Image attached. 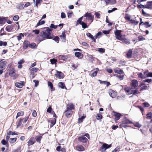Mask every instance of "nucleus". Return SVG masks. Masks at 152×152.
<instances>
[{
    "mask_svg": "<svg viewBox=\"0 0 152 152\" xmlns=\"http://www.w3.org/2000/svg\"><path fill=\"white\" fill-rule=\"evenodd\" d=\"M102 33L101 32H98L97 34H96L95 36V39H97L99 36H101L102 35Z\"/></svg>",
    "mask_w": 152,
    "mask_h": 152,
    "instance_id": "obj_44",
    "label": "nucleus"
},
{
    "mask_svg": "<svg viewBox=\"0 0 152 152\" xmlns=\"http://www.w3.org/2000/svg\"><path fill=\"white\" fill-rule=\"evenodd\" d=\"M82 27L83 28H85L88 27V26L84 22H83L82 24Z\"/></svg>",
    "mask_w": 152,
    "mask_h": 152,
    "instance_id": "obj_47",
    "label": "nucleus"
},
{
    "mask_svg": "<svg viewBox=\"0 0 152 152\" xmlns=\"http://www.w3.org/2000/svg\"><path fill=\"white\" fill-rule=\"evenodd\" d=\"M55 75L59 79H62L64 77L63 73L58 71H56V73Z\"/></svg>",
    "mask_w": 152,
    "mask_h": 152,
    "instance_id": "obj_8",
    "label": "nucleus"
},
{
    "mask_svg": "<svg viewBox=\"0 0 152 152\" xmlns=\"http://www.w3.org/2000/svg\"><path fill=\"white\" fill-rule=\"evenodd\" d=\"M42 1V0H36L35 6L37 7V8H38V4Z\"/></svg>",
    "mask_w": 152,
    "mask_h": 152,
    "instance_id": "obj_42",
    "label": "nucleus"
},
{
    "mask_svg": "<svg viewBox=\"0 0 152 152\" xmlns=\"http://www.w3.org/2000/svg\"><path fill=\"white\" fill-rule=\"evenodd\" d=\"M65 115L67 117H70L72 115V111L68 110H66L65 111Z\"/></svg>",
    "mask_w": 152,
    "mask_h": 152,
    "instance_id": "obj_20",
    "label": "nucleus"
},
{
    "mask_svg": "<svg viewBox=\"0 0 152 152\" xmlns=\"http://www.w3.org/2000/svg\"><path fill=\"white\" fill-rule=\"evenodd\" d=\"M24 114V112L23 111L19 112L17 113V115L19 116H23V115Z\"/></svg>",
    "mask_w": 152,
    "mask_h": 152,
    "instance_id": "obj_63",
    "label": "nucleus"
},
{
    "mask_svg": "<svg viewBox=\"0 0 152 152\" xmlns=\"http://www.w3.org/2000/svg\"><path fill=\"white\" fill-rule=\"evenodd\" d=\"M138 82L137 80H133L131 81V85L134 89H135L138 86Z\"/></svg>",
    "mask_w": 152,
    "mask_h": 152,
    "instance_id": "obj_4",
    "label": "nucleus"
},
{
    "mask_svg": "<svg viewBox=\"0 0 152 152\" xmlns=\"http://www.w3.org/2000/svg\"><path fill=\"white\" fill-rule=\"evenodd\" d=\"M121 40L124 43H125L126 44H128L129 43V40L126 39H124L122 38V39Z\"/></svg>",
    "mask_w": 152,
    "mask_h": 152,
    "instance_id": "obj_36",
    "label": "nucleus"
},
{
    "mask_svg": "<svg viewBox=\"0 0 152 152\" xmlns=\"http://www.w3.org/2000/svg\"><path fill=\"white\" fill-rule=\"evenodd\" d=\"M148 86H144L142 87L140 89V91H142L143 90H145L147 89Z\"/></svg>",
    "mask_w": 152,
    "mask_h": 152,
    "instance_id": "obj_64",
    "label": "nucleus"
},
{
    "mask_svg": "<svg viewBox=\"0 0 152 152\" xmlns=\"http://www.w3.org/2000/svg\"><path fill=\"white\" fill-rule=\"evenodd\" d=\"M122 31L119 30H116L114 32V34L115 35L116 38L118 40H121L122 38L121 37V33Z\"/></svg>",
    "mask_w": 152,
    "mask_h": 152,
    "instance_id": "obj_2",
    "label": "nucleus"
},
{
    "mask_svg": "<svg viewBox=\"0 0 152 152\" xmlns=\"http://www.w3.org/2000/svg\"><path fill=\"white\" fill-rule=\"evenodd\" d=\"M121 116V113H115L114 114V116L115 117V121L116 122V121H118L119 120Z\"/></svg>",
    "mask_w": 152,
    "mask_h": 152,
    "instance_id": "obj_14",
    "label": "nucleus"
},
{
    "mask_svg": "<svg viewBox=\"0 0 152 152\" xmlns=\"http://www.w3.org/2000/svg\"><path fill=\"white\" fill-rule=\"evenodd\" d=\"M53 40L55 41L57 43H58L59 42V38L58 36L55 37Z\"/></svg>",
    "mask_w": 152,
    "mask_h": 152,
    "instance_id": "obj_53",
    "label": "nucleus"
},
{
    "mask_svg": "<svg viewBox=\"0 0 152 152\" xmlns=\"http://www.w3.org/2000/svg\"><path fill=\"white\" fill-rule=\"evenodd\" d=\"M148 70H146L144 73V76H145V77H148Z\"/></svg>",
    "mask_w": 152,
    "mask_h": 152,
    "instance_id": "obj_61",
    "label": "nucleus"
},
{
    "mask_svg": "<svg viewBox=\"0 0 152 152\" xmlns=\"http://www.w3.org/2000/svg\"><path fill=\"white\" fill-rule=\"evenodd\" d=\"M35 142V140L34 138L31 137L29 140L28 142V145L30 146L32 145H33Z\"/></svg>",
    "mask_w": 152,
    "mask_h": 152,
    "instance_id": "obj_15",
    "label": "nucleus"
},
{
    "mask_svg": "<svg viewBox=\"0 0 152 152\" xmlns=\"http://www.w3.org/2000/svg\"><path fill=\"white\" fill-rule=\"evenodd\" d=\"M45 23V21L44 20L41 21V19L40 20L37 24V26L42 25Z\"/></svg>",
    "mask_w": 152,
    "mask_h": 152,
    "instance_id": "obj_39",
    "label": "nucleus"
},
{
    "mask_svg": "<svg viewBox=\"0 0 152 152\" xmlns=\"http://www.w3.org/2000/svg\"><path fill=\"white\" fill-rule=\"evenodd\" d=\"M138 76L139 77L141 78H145V76H144L142 73H139L138 74Z\"/></svg>",
    "mask_w": 152,
    "mask_h": 152,
    "instance_id": "obj_60",
    "label": "nucleus"
},
{
    "mask_svg": "<svg viewBox=\"0 0 152 152\" xmlns=\"http://www.w3.org/2000/svg\"><path fill=\"white\" fill-rule=\"evenodd\" d=\"M133 88H131L127 87L124 88V90L126 93H128V94L129 95L132 94L133 90Z\"/></svg>",
    "mask_w": 152,
    "mask_h": 152,
    "instance_id": "obj_7",
    "label": "nucleus"
},
{
    "mask_svg": "<svg viewBox=\"0 0 152 152\" xmlns=\"http://www.w3.org/2000/svg\"><path fill=\"white\" fill-rule=\"evenodd\" d=\"M119 126L120 127H123L124 128H126L127 126V125L124 123L123 121L120 124Z\"/></svg>",
    "mask_w": 152,
    "mask_h": 152,
    "instance_id": "obj_40",
    "label": "nucleus"
},
{
    "mask_svg": "<svg viewBox=\"0 0 152 152\" xmlns=\"http://www.w3.org/2000/svg\"><path fill=\"white\" fill-rule=\"evenodd\" d=\"M9 75L10 76L13 77V79H15L17 77L15 72L14 69H12L10 70Z\"/></svg>",
    "mask_w": 152,
    "mask_h": 152,
    "instance_id": "obj_5",
    "label": "nucleus"
},
{
    "mask_svg": "<svg viewBox=\"0 0 152 152\" xmlns=\"http://www.w3.org/2000/svg\"><path fill=\"white\" fill-rule=\"evenodd\" d=\"M147 118H152V113L150 112L147 114Z\"/></svg>",
    "mask_w": 152,
    "mask_h": 152,
    "instance_id": "obj_52",
    "label": "nucleus"
},
{
    "mask_svg": "<svg viewBox=\"0 0 152 152\" xmlns=\"http://www.w3.org/2000/svg\"><path fill=\"white\" fill-rule=\"evenodd\" d=\"M29 47L31 48H35L37 47L36 44L34 43H32L29 44Z\"/></svg>",
    "mask_w": 152,
    "mask_h": 152,
    "instance_id": "obj_31",
    "label": "nucleus"
},
{
    "mask_svg": "<svg viewBox=\"0 0 152 152\" xmlns=\"http://www.w3.org/2000/svg\"><path fill=\"white\" fill-rule=\"evenodd\" d=\"M17 133L16 132H13L11 131H9L7 132V134L9 135H14L17 134Z\"/></svg>",
    "mask_w": 152,
    "mask_h": 152,
    "instance_id": "obj_35",
    "label": "nucleus"
},
{
    "mask_svg": "<svg viewBox=\"0 0 152 152\" xmlns=\"http://www.w3.org/2000/svg\"><path fill=\"white\" fill-rule=\"evenodd\" d=\"M76 149L77 150L80 151H82L84 150V148L80 145H78L76 146Z\"/></svg>",
    "mask_w": 152,
    "mask_h": 152,
    "instance_id": "obj_16",
    "label": "nucleus"
},
{
    "mask_svg": "<svg viewBox=\"0 0 152 152\" xmlns=\"http://www.w3.org/2000/svg\"><path fill=\"white\" fill-rule=\"evenodd\" d=\"M134 126L138 128H140L141 127V125L138 122H136L134 124Z\"/></svg>",
    "mask_w": 152,
    "mask_h": 152,
    "instance_id": "obj_50",
    "label": "nucleus"
},
{
    "mask_svg": "<svg viewBox=\"0 0 152 152\" xmlns=\"http://www.w3.org/2000/svg\"><path fill=\"white\" fill-rule=\"evenodd\" d=\"M126 20H129L130 21V16L128 15L127 14H125V16L124 18Z\"/></svg>",
    "mask_w": 152,
    "mask_h": 152,
    "instance_id": "obj_45",
    "label": "nucleus"
},
{
    "mask_svg": "<svg viewBox=\"0 0 152 152\" xmlns=\"http://www.w3.org/2000/svg\"><path fill=\"white\" fill-rule=\"evenodd\" d=\"M1 143L3 145H6L7 147L9 146V145L8 143V141L4 139H3L2 140Z\"/></svg>",
    "mask_w": 152,
    "mask_h": 152,
    "instance_id": "obj_32",
    "label": "nucleus"
},
{
    "mask_svg": "<svg viewBox=\"0 0 152 152\" xmlns=\"http://www.w3.org/2000/svg\"><path fill=\"white\" fill-rule=\"evenodd\" d=\"M45 30L42 31L41 32V36L43 38L42 39L40 40L42 41L47 39H51L52 38L50 33L52 31V29L50 28L49 27H46Z\"/></svg>",
    "mask_w": 152,
    "mask_h": 152,
    "instance_id": "obj_1",
    "label": "nucleus"
},
{
    "mask_svg": "<svg viewBox=\"0 0 152 152\" xmlns=\"http://www.w3.org/2000/svg\"><path fill=\"white\" fill-rule=\"evenodd\" d=\"M130 21L131 23L134 24L135 25H137L139 23L138 21H136L134 20L131 19L130 20Z\"/></svg>",
    "mask_w": 152,
    "mask_h": 152,
    "instance_id": "obj_38",
    "label": "nucleus"
},
{
    "mask_svg": "<svg viewBox=\"0 0 152 152\" xmlns=\"http://www.w3.org/2000/svg\"><path fill=\"white\" fill-rule=\"evenodd\" d=\"M58 86L62 89H64L65 88L66 89H67L64 84L62 82H60L58 84Z\"/></svg>",
    "mask_w": 152,
    "mask_h": 152,
    "instance_id": "obj_23",
    "label": "nucleus"
},
{
    "mask_svg": "<svg viewBox=\"0 0 152 152\" xmlns=\"http://www.w3.org/2000/svg\"><path fill=\"white\" fill-rule=\"evenodd\" d=\"M23 120V118H20V120L17 126V128H18L22 124V121Z\"/></svg>",
    "mask_w": 152,
    "mask_h": 152,
    "instance_id": "obj_34",
    "label": "nucleus"
},
{
    "mask_svg": "<svg viewBox=\"0 0 152 152\" xmlns=\"http://www.w3.org/2000/svg\"><path fill=\"white\" fill-rule=\"evenodd\" d=\"M56 122V118H53L51 122L50 126L51 127L53 126L55 124Z\"/></svg>",
    "mask_w": 152,
    "mask_h": 152,
    "instance_id": "obj_33",
    "label": "nucleus"
},
{
    "mask_svg": "<svg viewBox=\"0 0 152 152\" xmlns=\"http://www.w3.org/2000/svg\"><path fill=\"white\" fill-rule=\"evenodd\" d=\"M99 81H100V83L104 84L106 85L107 86H108L110 85V82H107L106 81H101L100 80H99Z\"/></svg>",
    "mask_w": 152,
    "mask_h": 152,
    "instance_id": "obj_25",
    "label": "nucleus"
},
{
    "mask_svg": "<svg viewBox=\"0 0 152 152\" xmlns=\"http://www.w3.org/2000/svg\"><path fill=\"white\" fill-rule=\"evenodd\" d=\"M86 35L87 37L91 38L94 42H96L95 39L91 34L89 33H87Z\"/></svg>",
    "mask_w": 152,
    "mask_h": 152,
    "instance_id": "obj_18",
    "label": "nucleus"
},
{
    "mask_svg": "<svg viewBox=\"0 0 152 152\" xmlns=\"http://www.w3.org/2000/svg\"><path fill=\"white\" fill-rule=\"evenodd\" d=\"M19 17L18 15L14 16L13 17V20L14 21H17L19 19Z\"/></svg>",
    "mask_w": 152,
    "mask_h": 152,
    "instance_id": "obj_56",
    "label": "nucleus"
},
{
    "mask_svg": "<svg viewBox=\"0 0 152 152\" xmlns=\"http://www.w3.org/2000/svg\"><path fill=\"white\" fill-rule=\"evenodd\" d=\"M142 25H144L146 28L151 27V25L149 24V22H147L144 23Z\"/></svg>",
    "mask_w": 152,
    "mask_h": 152,
    "instance_id": "obj_41",
    "label": "nucleus"
},
{
    "mask_svg": "<svg viewBox=\"0 0 152 152\" xmlns=\"http://www.w3.org/2000/svg\"><path fill=\"white\" fill-rule=\"evenodd\" d=\"M132 50L131 49H130L127 53V58H130L132 57Z\"/></svg>",
    "mask_w": 152,
    "mask_h": 152,
    "instance_id": "obj_21",
    "label": "nucleus"
},
{
    "mask_svg": "<svg viewBox=\"0 0 152 152\" xmlns=\"http://www.w3.org/2000/svg\"><path fill=\"white\" fill-rule=\"evenodd\" d=\"M102 116L101 114H98L97 115V119L98 120L101 119Z\"/></svg>",
    "mask_w": 152,
    "mask_h": 152,
    "instance_id": "obj_62",
    "label": "nucleus"
},
{
    "mask_svg": "<svg viewBox=\"0 0 152 152\" xmlns=\"http://www.w3.org/2000/svg\"><path fill=\"white\" fill-rule=\"evenodd\" d=\"M25 7L24 4H20L17 5V7L20 10L23 9Z\"/></svg>",
    "mask_w": 152,
    "mask_h": 152,
    "instance_id": "obj_26",
    "label": "nucleus"
},
{
    "mask_svg": "<svg viewBox=\"0 0 152 152\" xmlns=\"http://www.w3.org/2000/svg\"><path fill=\"white\" fill-rule=\"evenodd\" d=\"M75 109V107L74 105L71 103H70L67 104L66 110L67 111H72V110Z\"/></svg>",
    "mask_w": 152,
    "mask_h": 152,
    "instance_id": "obj_9",
    "label": "nucleus"
},
{
    "mask_svg": "<svg viewBox=\"0 0 152 152\" xmlns=\"http://www.w3.org/2000/svg\"><path fill=\"white\" fill-rule=\"evenodd\" d=\"M109 93L110 96L113 98L115 97L116 96V93L112 89H110L109 90Z\"/></svg>",
    "mask_w": 152,
    "mask_h": 152,
    "instance_id": "obj_10",
    "label": "nucleus"
},
{
    "mask_svg": "<svg viewBox=\"0 0 152 152\" xmlns=\"http://www.w3.org/2000/svg\"><path fill=\"white\" fill-rule=\"evenodd\" d=\"M24 83V82H21V83L17 82L15 83V86L17 87L21 88L23 87Z\"/></svg>",
    "mask_w": 152,
    "mask_h": 152,
    "instance_id": "obj_19",
    "label": "nucleus"
},
{
    "mask_svg": "<svg viewBox=\"0 0 152 152\" xmlns=\"http://www.w3.org/2000/svg\"><path fill=\"white\" fill-rule=\"evenodd\" d=\"M22 36H24V35L22 33H20L19 35L18 36V41L21 40L22 38Z\"/></svg>",
    "mask_w": 152,
    "mask_h": 152,
    "instance_id": "obj_58",
    "label": "nucleus"
},
{
    "mask_svg": "<svg viewBox=\"0 0 152 152\" xmlns=\"http://www.w3.org/2000/svg\"><path fill=\"white\" fill-rule=\"evenodd\" d=\"M39 70V69L37 68H33L31 69V71L33 72H37Z\"/></svg>",
    "mask_w": 152,
    "mask_h": 152,
    "instance_id": "obj_46",
    "label": "nucleus"
},
{
    "mask_svg": "<svg viewBox=\"0 0 152 152\" xmlns=\"http://www.w3.org/2000/svg\"><path fill=\"white\" fill-rule=\"evenodd\" d=\"M78 140L84 143L87 142L88 139L85 136H82L78 137Z\"/></svg>",
    "mask_w": 152,
    "mask_h": 152,
    "instance_id": "obj_11",
    "label": "nucleus"
},
{
    "mask_svg": "<svg viewBox=\"0 0 152 152\" xmlns=\"http://www.w3.org/2000/svg\"><path fill=\"white\" fill-rule=\"evenodd\" d=\"M7 45V43L6 42L0 41V46H6Z\"/></svg>",
    "mask_w": 152,
    "mask_h": 152,
    "instance_id": "obj_37",
    "label": "nucleus"
},
{
    "mask_svg": "<svg viewBox=\"0 0 152 152\" xmlns=\"http://www.w3.org/2000/svg\"><path fill=\"white\" fill-rule=\"evenodd\" d=\"M48 85L50 86V88L52 89L53 88V85L52 83L50 81H48Z\"/></svg>",
    "mask_w": 152,
    "mask_h": 152,
    "instance_id": "obj_57",
    "label": "nucleus"
},
{
    "mask_svg": "<svg viewBox=\"0 0 152 152\" xmlns=\"http://www.w3.org/2000/svg\"><path fill=\"white\" fill-rule=\"evenodd\" d=\"M61 38L63 40V41L64 42L66 40V34L64 32L62 33L61 35L60 36Z\"/></svg>",
    "mask_w": 152,
    "mask_h": 152,
    "instance_id": "obj_28",
    "label": "nucleus"
},
{
    "mask_svg": "<svg viewBox=\"0 0 152 152\" xmlns=\"http://www.w3.org/2000/svg\"><path fill=\"white\" fill-rule=\"evenodd\" d=\"M6 19L5 17H0V24H2L4 23V21Z\"/></svg>",
    "mask_w": 152,
    "mask_h": 152,
    "instance_id": "obj_43",
    "label": "nucleus"
},
{
    "mask_svg": "<svg viewBox=\"0 0 152 152\" xmlns=\"http://www.w3.org/2000/svg\"><path fill=\"white\" fill-rule=\"evenodd\" d=\"M42 138V136L41 135L37 136L35 137V140L37 142L40 143V141Z\"/></svg>",
    "mask_w": 152,
    "mask_h": 152,
    "instance_id": "obj_27",
    "label": "nucleus"
},
{
    "mask_svg": "<svg viewBox=\"0 0 152 152\" xmlns=\"http://www.w3.org/2000/svg\"><path fill=\"white\" fill-rule=\"evenodd\" d=\"M123 121L127 125L128 124H130L132 123L131 121L129 120L126 118H125L124 120Z\"/></svg>",
    "mask_w": 152,
    "mask_h": 152,
    "instance_id": "obj_30",
    "label": "nucleus"
},
{
    "mask_svg": "<svg viewBox=\"0 0 152 152\" xmlns=\"http://www.w3.org/2000/svg\"><path fill=\"white\" fill-rule=\"evenodd\" d=\"M86 116H83L80 118H78V122L79 123H81L83 122V120L85 118Z\"/></svg>",
    "mask_w": 152,
    "mask_h": 152,
    "instance_id": "obj_51",
    "label": "nucleus"
},
{
    "mask_svg": "<svg viewBox=\"0 0 152 152\" xmlns=\"http://www.w3.org/2000/svg\"><path fill=\"white\" fill-rule=\"evenodd\" d=\"M59 58L64 61H66L69 58V56L68 55H60L59 56Z\"/></svg>",
    "mask_w": 152,
    "mask_h": 152,
    "instance_id": "obj_13",
    "label": "nucleus"
},
{
    "mask_svg": "<svg viewBox=\"0 0 152 152\" xmlns=\"http://www.w3.org/2000/svg\"><path fill=\"white\" fill-rule=\"evenodd\" d=\"M142 14L144 15H145L146 16H150V15L149 14L146 13H145L143 9L142 10Z\"/></svg>",
    "mask_w": 152,
    "mask_h": 152,
    "instance_id": "obj_49",
    "label": "nucleus"
},
{
    "mask_svg": "<svg viewBox=\"0 0 152 152\" xmlns=\"http://www.w3.org/2000/svg\"><path fill=\"white\" fill-rule=\"evenodd\" d=\"M98 51L101 53H104L105 52V49L100 48H98Z\"/></svg>",
    "mask_w": 152,
    "mask_h": 152,
    "instance_id": "obj_59",
    "label": "nucleus"
},
{
    "mask_svg": "<svg viewBox=\"0 0 152 152\" xmlns=\"http://www.w3.org/2000/svg\"><path fill=\"white\" fill-rule=\"evenodd\" d=\"M75 56L76 57L79 58L81 56V53L80 52H76L75 53Z\"/></svg>",
    "mask_w": 152,
    "mask_h": 152,
    "instance_id": "obj_54",
    "label": "nucleus"
},
{
    "mask_svg": "<svg viewBox=\"0 0 152 152\" xmlns=\"http://www.w3.org/2000/svg\"><path fill=\"white\" fill-rule=\"evenodd\" d=\"M58 26L57 25H55L53 24L52 23L51 24L50 27L51 28H53L54 29H56L57 28Z\"/></svg>",
    "mask_w": 152,
    "mask_h": 152,
    "instance_id": "obj_55",
    "label": "nucleus"
},
{
    "mask_svg": "<svg viewBox=\"0 0 152 152\" xmlns=\"http://www.w3.org/2000/svg\"><path fill=\"white\" fill-rule=\"evenodd\" d=\"M83 18V16L78 19L77 21L76 26H77L78 24L81 25L83 22L82 21Z\"/></svg>",
    "mask_w": 152,
    "mask_h": 152,
    "instance_id": "obj_22",
    "label": "nucleus"
},
{
    "mask_svg": "<svg viewBox=\"0 0 152 152\" xmlns=\"http://www.w3.org/2000/svg\"><path fill=\"white\" fill-rule=\"evenodd\" d=\"M50 61L51 62V64H56L57 60L54 58L51 59L50 60Z\"/></svg>",
    "mask_w": 152,
    "mask_h": 152,
    "instance_id": "obj_48",
    "label": "nucleus"
},
{
    "mask_svg": "<svg viewBox=\"0 0 152 152\" xmlns=\"http://www.w3.org/2000/svg\"><path fill=\"white\" fill-rule=\"evenodd\" d=\"M144 8H146L147 9H152V5L149 1H148L147 2V4L145 6V7Z\"/></svg>",
    "mask_w": 152,
    "mask_h": 152,
    "instance_id": "obj_29",
    "label": "nucleus"
},
{
    "mask_svg": "<svg viewBox=\"0 0 152 152\" xmlns=\"http://www.w3.org/2000/svg\"><path fill=\"white\" fill-rule=\"evenodd\" d=\"M30 42L28 41H25L23 43V48L24 49H26L28 47H29Z\"/></svg>",
    "mask_w": 152,
    "mask_h": 152,
    "instance_id": "obj_12",
    "label": "nucleus"
},
{
    "mask_svg": "<svg viewBox=\"0 0 152 152\" xmlns=\"http://www.w3.org/2000/svg\"><path fill=\"white\" fill-rule=\"evenodd\" d=\"M111 144L108 145L105 143H104L100 147V150L102 152H104L106 149L111 147Z\"/></svg>",
    "mask_w": 152,
    "mask_h": 152,
    "instance_id": "obj_3",
    "label": "nucleus"
},
{
    "mask_svg": "<svg viewBox=\"0 0 152 152\" xmlns=\"http://www.w3.org/2000/svg\"><path fill=\"white\" fill-rule=\"evenodd\" d=\"M7 64L6 61H4V59H2L0 63V68L1 69H4L5 68L6 65Z\"/></svg>",
    "mask_w": 152,
    "mask_h": 152,
    "instance_id": "obj_6",
    "label": "nucleus"
},
{
    "mask_svg": "<svg viewBox=\"0 0 152 152\" xmlns=\"http://www.w3.org/2000/svg\"><path fill=\"white\" fill-rule=\"evenodd\" d=\"M13 26L12 25H8L6 27V30L8 32H10L13 29Z\"/></svg>",
    "mask_w": 152,
    "mask_h": 152,
    "instance_id": "obj_17",
    "label": "nucleus"
},
{
    "mask_svg": "<svg viewBox=\"0 0 152 152\" xmlns=\"http://www.w3.org/2000/svg\"><path fill=\"white\" fill-rule=\"evenodd\" d=\"M114 72L116 73H118L120 74H121L123 73V71L121 69H114Z\"/></svg>",
    "mask_w": 152,
    "mask_h": 152,
    "instance_id": "obj_24",
    "label": "nucleus"
}]
</instances>
